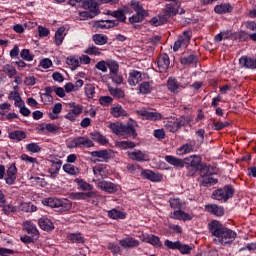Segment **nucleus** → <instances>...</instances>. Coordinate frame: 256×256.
Instances as JSON below:
<instances>
[{"label":"nucleus","mask_w":256,"mask_h":256,"mask_svg":"<svg viewBox=\"0 0 256 256\" xmlns=\"http://www.w3.org/2000/svg\"><path fill=\"white\" fill-rule=\"evenodd\" d=\"M208 229L212 235L216 245H231L237 239V233L229 228H226L217 220H213L208 224Z\"/></svg>","instance_id":"1"},{"label":"nucleus","mask_w":256,"mask_h":256,"mask_svg":"<svg viewBox=\"0 0 256 256\" xmlns=\"http://www.w3.org/2000/svg\"><path fill=\"white\" fill-rule=\"evenodd\" d=\"M68 147L70 149H90V147H95V143L87 136H78L69 142Z\"/></svg>","instance_id":"2"},{"label":"nucleus","mask_w":256,"mask_h":256,"mask_svg":"<svg viewBox=\"0 0 256 256\" xmlns=\"http://www.w3.org/2000/svg\"><path fill=\"white\" fill-rule=\"evenodd\" d=\"M235 193V189L232 186H224L223 188L217 189L213 192V198L216 201H228Z\"/></svg>","instance_id":"3"},{"label":"nucleus","mask_w":256,"mask_h":256,"mask_svg":"<svg viewBox=\"0 0 256 256\" xmlns=\"http://www.w3.org/2000/svg\"><path fill=\"white\" fill-rule=\"evenodd\" d=\"M101 3H107V0H84L82 7L87 9L92 16L97 17L99 15V4Z\"/></svg>","instance_id":"4"},{"label":"nucleus","mask_w":256,"mask_h":256,"mask_svg":"<svg viewBox=\"0 0 256 256\" xmlns=\"http://www.w3.org/2000/svg\"><path fill=\"white\" fill-rule=\"evenodd\" d=\"M59 126L53 123H41L36 127L40 135H55L59 133Z\"/></svg>","instance_id":"5"},{"label":"nucleus","mask_w":256,"mask_h":256,"mask_svg":"<svg viewBox=\"0 0 256 256\" xmlns=\"http://www.w3.org/2000/svg\"><path fill=\"white\" fill-rule=\"evenodd\" d=\"M200 177L202 178V185L204 187H209V185H215L217 179L213 178L211 172H209V166H201Z\"/></svg>","instance_id":"6"},{"label":"nucleus","mask_w":256,"mask_h":256,"mask_svg":"<svg viewBox=\"0 0 256 256\" xmlns=\"http://www.w3.org/2000/svg\"><path fill=\"white\" fill-rule=\"evenodd\" d=\"M92 157L98 158L95 161V163H109V159L113 157V151L112 150H97V151H92L90 153Z\"/></svg>","instance_id":"7"},{"label":"nucleus","mask_w":256,"mask_h":256,"mask_svg":"<svg viewBox=\"0 0 256 256\" xmlns=\"http://www.w3.org/2000/svg\"><path fill=\"white\" fill-rule=\"evenodd\" d=\"M128 158L131 159V161H138L139 163L145 162V161H151V156H149V153L141 150H134L131 152H127Z\"/></svg>","instance_id":"8"},{"label":"nucleus","mask_w":256,"mask_h":256,"mask_svg":"<svg viewBox=\"0 0 256 256\" xmlns=\"http://www.w3.org/2000/svg\"><path fill=\"white\" fill-rule=\"evenodd\" d=\"M183 127V117L180 118H170L165 123V129L169 131L170 133H177L179 131V128Z\"/></svg>","instance_id":"9"},{"label":"nucleus","mask_w":256,"mask_h":256,"mask_svg":"<svg viewBox=\"0 0 256 256\" xmlns=\"http://www.w3.org/2000/svg\"><path fill=\"white\" fill-rule=\"evenodd\" d=\"M191 41V32L184 31L182 35L179 36L178 40L174 43L173 51L181 49V47H187Z\"/></svg>","instance_id":"10"},{"label":"nucleus","mask_w":256,"mask_h":256,"mask_svg":"<svg viewBox=\"0 0 256 256\" xmlns=\"http://www.w3.org/2000/svg\"><path fill=\"white\" fill-rule=\"evenodd\" d=\"M22 229L24 233H27V235L39 239V229H37V225H35L33 222L29 220L24 221L22 224Z\"/></svg>","instance_id":"11"},{"label":"nucleus","mask_w":256,"mask_h":256,"mask_svg":"<svg viewBox=\"0 0 256 256\" xmlns=\"http://www.w3.org/2000/svg\"><path fill=\"white\" fill-rule=\"evenodd\" d=\"M141 177L151 181L152 183H161V181H163V174L153 172V170H142Z\"/></svg>","instance_id":"12"},{"label":"nucleus","mask_w":256,"mask_h":256,"mask_svg":"<svg viewBox=\"0 0 256 256\" xmlns=\"http://www.w3.org/2000/svg\"><path fill=\"white\" fill-rule=\"evenodd\" d=\"M138 115L142 117V119H146L147 121H161L163 116L159 112H151L147 110L138 111Z\"/></svg>","instance_id":"13"},{"label":"nucleus","mask_w":256,"mask_h":256,"mask_svg":"<svg viewBox=\"0 0 256 256\" xmlns=\"http://www.w3.org/2000/svg\"><path fill=\"white\" fill-rule=\"evenodd\" d=\"M143 81V73L138 70H130L128 76V83L131 87H135V85H139Z\"/></svg>","instance_id":"14"},{"label":"nucleus","mask_w":256,"mask_h":256,"mask_svg":"<svg viewBox=\"0 0 256 256\" xmlns=\"http://www.w3.org/2000/svg\"><path fill=\"white\" fill-rule=\"evenodd\" d=\"M170 218L176 219V221H191V219H193V215L179 209L170 213Z\"/></svg>","instance_id":"15"},{"label":"nucleus","mask_w":256,"mask_h":256,"mask_svg":"<svg viewBox=\"0 0 256 256\" xmlns=\"http://www.w3.org/2000/svg\"><path fill=\"white\" fill-rule=\"evenodd\" d=\"M158 71L159 73H165L167 69H169V65H171V61L169 60V55L162 54L159 56L158 61Z\"/></svg>","instance_id":"16"},{"label":"nucleus","mask_w":256,"mask_h":256,"mask_svg":"<svg viewBox=\"0 0 256 256\" xmlns=\"http://www.w3.org/2000/svg\"><path fill=\"white\" fill-rule=\"evenodd\" d=\"M97 187L98 189H101V191H105L106 193H110V194L117 193L118 191L117 185L105 180L100 181Z\"/></svg>","instance_id":"17"},{"label":"nucleus","mask_w":256,"mask_h":256,"mask_svg":"<svg viewBox=\"0 0 256 256\" xmlns=\"http://www.w3.org/2000/svg\"><path fill=\"white\" fill-rule=\"evenodd\" d=\"M201 156L199 155H192L184 158V165L186 167H198L201 169L204 165L201 164Z\"/></svg>","instance_id":"18"},{"label":"nucleus","mask_w":256,"mask_h":256,"mask_svg":"<svg viewBox=\"0 0 256 256\" xmlns=\"http://www.w3.org/2000/svg\"><path fill=\"white\" fill-rule=\"evenodd\" d=\"M119 245H121L123 249H133L135 247H139V240L128 236L124 239L119 240Z\"/></svg>","instance_id":"19"},{"label":"nucleus","mask_w":256,"mask_h":256,"mask_svg":"<svg viewBox=\"0 0 256 256\" xmlns=\"http://www.w3.org/2000/svg\"><path fill=\"white\" fill-rule=\"evenodd\" d=\"M195 151V141L191 140L190 142L180 146L177 150H176V154L177 155H187L189 153H193Z\"/></svg>","instance_id":"20"},{"label":"nucleus","mask_w":256,"mask_h":256,"mask_svg":"<svg viewBox=\"0 0 256 256\" xmlns=\"http://www.w3.org/2000/svg\"><path fill=\"white\" fill-rule=\"evenodd\" d=\"M83 113V106L80 104L74 105L73 108L66 114L65 119L75 121L79 115Z\"/></svg>","instance_id":"21"},{"label":"nucleus","mask_w":256,"mask_h":256,"mask_svg":"<svg viewBox=\"0 0 256 256\" xmlns=\"http://www.w3.org/2000/svg\"><path fill=\"white\" fill-rule=\"evenodd\" d=\"M15 179H17V167L15 164H12L6 171V183L8 185H13Z\"/></svg>","instance_id":"22"},{"label":"nucleus","mask_w":256,"mask_h":256,"mask_svg":"<svg viewBox=\"0 0 256 256\" xmlns=\"http://www.w3.org/2000/svg\"><path fill=\"white\" fill-rule=\"evenodd\" d=\"M179 7H181V2L167 4L163 13H166L170 17H175L179 13Z\"/></svg>","instance_id":"23"},{"label":"nucleus","mask_w":256,"mask_h":256,"mask_svg":"<svg viewBox=\"0 0 256 256\" xmlns=\"http://www.w3.org/2000/svg\"><path fill=\"white\" fill-rule=\"evenodd\" d=\"M38 225L40 229L43 231H53L55 229V225L53 224V221L47 217H42L38 220Z\"/></svg>","instance_id":"24"},{"label":"nucleus","mask_w":256,"mask_h":256,"mask_svg":"<svg viewBox=\"0 0 256 256\" xmlns=\"http://www.w3.org/2000/svg\"><path fill=\"white\" fill-rule=\"evenodd\" d=\"M206 211L208 213H212V215H216V217H223L225 210L223 207L217 205V204H208L205 206Z\"/></svg>","instance_id":"25"},{"label":"nucleus","mask_w":256,"mask_h":256,"mask_svg":"<svg viewBox=\"0 0 256 256\" xmlns=\"http://www.w3.org/2000/svg\"><path fill=\"white\" fill-rule=\"evenodd\" d=\"M187 85L189 84H181L178 83L177 79L175 78H169L168 81H167V87H168V90L171 91V93H177V90L178 89H185L187 87Z\"/></svg>","instance_id":"26"},{"label":"nucleus","mask_w":256,"mask_h":256,"mask_svg":"<svg viewBox=\"0 0 256 256\" xmlns=\"http://www.w3.org/2000/svg\"><path fill=\"white\" fill-rule=\"evenodd\" d=\"M65 26L59 27L54 34V42L57 47L63 45V41L65 40Z\"/></svg>","instance_id":"27"},{"label":"nucleus","mask_w":256,"mask_h":256,"mask_svg":"<svg viewBox=\"0 0 256 256\" xmlns=\"http://www.w3.org/2000/svg\"><path fill=\"white\" fill-rule=\"evenodd\" d=\"M93 173L96 175V177H101L102 179H105L108 177L109 172L107 171V167L103 164H99L93 167Z\"/></svg>","instance_id":"28"},{"label":"nucleus","mask_w":256,"mask_h":256,"mask_svg":"<svg viewBox=\"0 0 256 256\" xmlns=\"http://www.w3.org/2000/svg\"><path fill=\"white\" fill-rule=\"evenodd\" d=\"M165 161L169 163V165H173L174 167H180L183 169L185 167V162L181 158H177L175 156L167 155L165 156Z\"/></svg>","instance_id":"29"},{"label":"nucleus","mask_w":256,"mask_h":256,"mask_svg":"<svg viewBox=\"0 0 256 256\" xmlns=\"http://www.w3.org/2000/svg\"><path fill=\"white\" fill-rule=\"evenodd\" d=\"M90 135L91 139H93L96 143H99V145L109 144V140L107 139V137L103 136V134H101V132L99 131H94Z\"/></svg>","instance_id":"30"},{"label":"nucleus","mask_w":256,"mask_h":256,"mask_svg":"<svg viewBox=\"0 0 256 256\" xmlns=\"http://www.w3.org/2000/svg\"><path fill=\"white\" fill-rule=\"evenodd\" d=\"M96 27H98V29H111L113 27H116L117 24V20H100L98 22L95 23Z\"/></svg>","instance_id":"31"},{"label":"nucleus","mask_w":256,"mask_h":256,"mask_svg":"<svg viewBox=\"0 0 256 256\" xmlns=\"http://www.w3.org/2000/svg\"><path fill=\"white\" fill-rule=\"evenodd\" d=\"M42 204L46 207H52V209H59V205H61V199L59 198H46L42 200Z\"/></svg>","instance_id":"32"},{"label":"nucleus","mask_w":256,"mask_h":256,"mask_svg":"<svg viewBox=\"0 0 256 256\" xmlns=\"http://www.w3.org/2000/svg\"><path fill=\"white\" fill-rule=\"evenodd\" d=\"M131 7H132V9H134L136 14L140 15L141 17L145 18V17H147V15H149L147 10L143 9V6L139 2H137L135 0L131 1Z\"/></svg>","instance_id":"33"},{"label":"nucleus","mask_w":256,"mask_h":256,"mask_svg":"<svg viewBox=\"0 0 256 256\" xmlns=\"http://www.w3.org/2000/svg\"><path fill=\"white\" fill-rule=\"evenodd\" d=\"M66 64L69 65L72 71H75V69L81 66V60H79V56H68L66 58Z\"/></svg>","instance_id":"34"},{"label":"nucleus","mask_w":256,"mask_h":256,"mask_svg":"<svg viewBox=\"0 0 256 256\" xmlns=\"http://www.w3.org/2000/svg\"><path fill=\"white\" fill-rule=\"evenodd\" d=\"M74 182L78 184V189L80 191H93V184H89L81 178H76Z\"/></svg>","instance_id":"35"},{"label":"nucleus","mask_w":256,"mask_h":256,"mask_svg":"<svg viewBox=\"0 0 256 256\" xmlns=\"http://www.w3.org/2000/svg\"><path fill=\"white\" fill-rule=\"evenodd\" d=\"M61 161L58 162H52L48 173H50V177L52 179H55L57 177V175H59V171L61 170Z\"/></svg>","instance_id":"36"},{"label":"nucleus","mask_w":256,"mask_h":256,"mask_svg":"<svg viewBox=\"0 0 256 256\" xmlns=\"http://www.w3.org/2000/svg\"><path fill=\"white\" fill-rule=\"evenodd\" d=\"M2 71L5 73V75H7V77H9V79H13V77L17 75V69L15 66H13V64H5L2 67Z\"/></svg>","instance_id":"37"},{"label":"nucleus","mask_w":256,"mask_h":256,"mask_svg":"<svg viewBox=\"0 0 256 256\" xmlns=\"http://www.w3.org/2000/svg\"><path fill=\"white\" fill-rule=\"evenodd\" d=\"M115 145L116 147H118V149H121L123 151L127 149H135V147H137V145L133 141H117L115 142Z\"/></svg>","instance_id":"38"},{"label":"nucleus","mask_w":256,"mask_h":256,"mask_svg":"<svg viewBox=\"0 0 256 256\" xmlns=\"http://www.w3.org/2000/svg\"><path fill=\"white\" fill-rule=\"evenodd\" d=\"M18 209H20V211H24V213H35V211H37V206L29 202H22Z\"/></svg>","instance_id":"39"},{"label":"nucleus","mask_w":256,"mask_h":256,"mask_svg":"<svg viewBox=\"0 0 256 256\" xmlns=\"http://www.w3.org/2000/svg\"><path fill=\"white\" fill-rule=\"evenodd\" d=\"M108 15L114 17L120 23H125L127 17L125 16V12L123 10H116V11H108Z\"/></svg>","instance_id":"40"},{"label":"nucleus","mask_w":256,"mask_h":256,"mask_svg":"<svg viewBox=\"0 0 256 256\" xmlns=\"http://www.w3.org/2000/svg\"><path fill=\"white\" fill-rule=\"evenodd\" d=\"M111 115L116 118L127 117V112L121 105H117L111 108Z\"/></svg>","instance_id":"41"},{"label":"nucleus","mask_w":256,"mask_h":256,"mask_svg":"<svg viewBox=\"0 0 256 256\" xmlns=\"http://www.w3.org/2000/svg\"><path fill=\"white\" fill-rule=\"evenodd\" d=\"M9 137L14 141H23L27 138V134L21 130H15L9 133Z\"/></svg>","instance_id":"42"},{"label":"nucleus","mask_w":256,"mask_h":256,"mask_svg":"<svg viewBox=\"0 0 256 256\" xmlns=\"http://www.w3.org/2000/svg\"><path fill=\"white\" fill-rule=\"evenodd\" d=\"M153 87L151 86V83L149 82H142L139 87L138 91L141 95H149L151 93Z\"/></svg>","instance_id":"43"},{"label":"nucleus","mask_w":256,"mask_h":256,"mask_svg":"<svg viewBox=\"0 0 256 256\" xmlns=\"http://www.w3.org/2000/svg\"><path fill=\"white\" fill-rule=\"evenodd\" d=\"M108 217H110V219H125L127 215L121 210L112 209L108 211Z\"/></svg>","instance_id":"44"},{"label":"nucleus","mask_w":256,"mask_h":256,"mask_svg":"<svg viewBox=\"0 0 256 256\" xmlns=\"http://www.w3.org/2000/svg\"><path fill=\"white\" fill-rule=\"evenodd\" d=\"M108 91L112 97H115V99H123V97H125V92L121 88L109 87Z\"/></svg>","instance_id":"45"},{"label":"nucleus","mask_w":256,"mask_h":256,"mask_svg":"<svg viewBox=\"0 0 256 256\" xmlns=\"http://www.w3.org/2000/svg\"><path fill=\"white\" fill-rule=\"evenodd\" d=\"M63 171L68 175H79L81 170H79V168H77L73 164H65L63 166Z\"/></svg>","instance_id":"46"},{"label":"nucleus","mask_w":256,"mask_h":256,"mask_svg":"<svg viewBox=\"0 0 256 256\" xmlns=\"http://www.w3.org/2000/svg\"><path fill=\"white\" fill-rule=\"evenodd\" d=\"M51 93H53V88L46 87L45 93L41 96V100L44 101L45 105L53 102V96H51Z\"/></svg>","instance_id":"47"},{"label":"nucleus","mask_w":256,"mask_h":256,"mask_svg":"<svg viewBox=\"0 0 256 256\" xmlns=\"http://www.w3.org/2000/svg\"><path fill=\"white\" fill-rule=\"evenodd\" d=\"M215 13L223 15L225 13H231V5L229 4H220L215 6L214 8Z\"/></svg>","instance_id":"48"},{"label":"nucleus","mask_w":256,"mask_h":256,"mask_svg":"<svg viewBox=\"0 0 256 256\" xmlns=\"http://www.w3.org/2000/svg\"><path fill=\"white\" fill-rule=\"evenodd\" d=\"M147 243L150 245H153V247H163V243L161 242V239H159V236L151 235L147 238Z\"/></svg>","instance_id":"49"},{"label":"nucleus","mask_w":256,"mask_h":256,"mask_svg":"<svg viewBox=\"0 0 256 256\" xmlns=\"http://www.w3.org/2000/svg\"><path fill=\"white\" fill-rule=\"evenodd\" d=\"M63 105L61 103H56L52 108V113H50V119H59V113H61Z\"/></svg>","instance_id":"50"},{"label":"nucleus","mask_w":256,"mask_h":256,"mask_svg":"<svg viewBox=\"0 0 256 256\" xmlns=\"http://www.w3.org/2000/svg\"><path fill=\"white\" fill-rule=\"evenodd\" d=\"M112 133H115V135H123V124L116 122V123H111L109 125Z\"/></svg>","instance_id":"51"},{"label":"nucleus","mask_w":256,"mask_h":256,"mask_svg":"<svg viewBox=\"0 0 256 256\" xmlns=\"http://www.w3.org/2000/svg\"><path fill=\"white\" fill-rule=\"evenodd\" d=\"M93 41L96 45H106L108 38L103 34H95L93 36Z\"/></svg>","instance_id":"52"},{"label":"nucleus","mask_w":256,"mask_h":256,"mask_svg":"<svg viewBox=\"0 0 256 256\" xmlns=\"http://www.w3.org/2000/svg\"><path fill=\"white\" fill-rule=\"evenodd\" d=\"M72 203L70 200L67 199H60V204L59 208L60 211L65 212V211H71Z\"/></svg>","instance_id":"53"},{"label":"nucleus","mask_w":256,"mask_h":256,"mask_svg":"<svg viewBox=\"0 0 256 256\" xmlns=\"http://www.w3.org/2000/svg\"><path fill=\"white\" fill-rule=\"evenodd\" d=\"M20 159L24 161V163H27L28 165H39V161L37 158L31 157L27 154H22L20 156Z\"/></svg>","instance_id":"54"},{"label":"nucleus","mask_w":256,"mask_h":256,"mask_svg":"<svg viewBox=\"0 0 256 256\" xmlns=\"http://www.w3.org/2000/svg\"><path fill=\"white\" fill-rule=\"evenodd\" d=\"M67 239L70 240L71 243H83L84 241L81 233L68 234Z\"/></svg>","instance_id":"55"},{"label":"nucleus","mask_w":256,"mask_h":256,"mask_svg":"<svg viewBox=\"0 0 256 256\" xmlns=\"http://www.w3.org/2000/svg\"><path fill=\"white\" fill-rule=\"evenodd\" d=\"M31 182L33 185H36L37 187H47V181H45V178L42 177H31Z\"/></svg>","instance_id":"56"},{"label":"nucleus","mask_w":256,"mask_h":256,"mask_svg":"<svg viewBox=\"0 0 256 256\" xmlns=\"http://www.w3.org/2000/svg\"><path fill=\"white\" fill-rule=\"evenodd\" d=\"M229 37H231V31L226 30L223 32H220L219 34H217L214 38V41L216 43H221V41H223V39H229Z\"/></svg>","instance_id":"57"},{"label":"nucleus","mask_w":256,"mask_h":256,"mask_svg":"<svg viewBox=\"0 0 256 256\" xmlns=\"http://www.w3.org/2000/svg\"><path fill=\"white\" fill-rule=\"evenodd\" d=\"M107 67L110 69V74L119 73V64L115 60H107Z\"/></svg>","instance_id":"58"},{"label":"nucleus","mask_w":256,"mask_h":256,"mask_svg":"<svg viewBox=\"0 0 256 256\" xmlns=\"http://www.w3.org/2000/svg\"><path fill=\"white\" fill-rule=\"evenodd\" d=\"M180 243H181V241H175V242H173L171 240L164 241L165 247H167V249H171L172 251L178 250Z\"/></svg>","instance_id":"59"},{"label":"nucleus","mask_w":256,"mask_h":256,"mask_svg":"<svg viewBox=\"0 0 256 256\" xmlns=\"http://www.w3.org/2000/svg\"><path fill=\"white\" fill-rule=\"evenodd\" d=\"M178 251L182 254V255H189V253H191V251H193V247L187 245V244H183L180 242V245L178 246Z\"/></svg>","instance_id":"60"},{"label":"nucleus","mask_w":256,"mask_h":256,"mask_svg":"<svg viewBox=\"0 0 256 256\" xmlns=\"http://www.w3.org/2000/svg\"><path fill=\"white\" fill-rule=\"evenodd\" d=\"M20 97H21V94H19V86H14L13 91L9 92V95H8L9 101H15Z\"/></svg>","instance_id":"61"},{"label":"nucleus","mask_w":256,"mask_h":256,"mask_svg":"<svg viewBox=\"0 0 256 256\" xmlns=\"http://www.w3.org/2000/svg\"><path fill=\"white\" fill-rule=\"evenodd\" d=\"M123 135H132L135 137V127L132 124L123 125Z\"/></svg>","instance_id":"62"},{"label":"nucleus","mask_w":256,"mask_h":256,"mask_svg":"<svg viewBox=\"0 0 256 256\" xmlns=\"http://www.w3.org/2000/svg\"><path fill=\"white\" fill-rule=\"evenodd\" d=\"M26 149L29 151V153H41V146H39L37 143L27 144Z\"/></svg>","instance_id":"63"},{"label":"nucleus","mask_w":256,"mask_h":256,"mask_svg":"<svg viewBox=\"0 0 256 256\" xmlns=\"http://www.w3.org/2000/svg\"><path fill=\"white\" fill-rule=\"evenodd\" d=\"M85 95L88 97V99H93V97H95V86H93V84L86 85Z\"/></svg>","instance_id":"64"}]
</instances>
